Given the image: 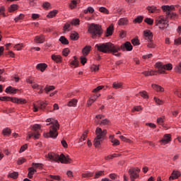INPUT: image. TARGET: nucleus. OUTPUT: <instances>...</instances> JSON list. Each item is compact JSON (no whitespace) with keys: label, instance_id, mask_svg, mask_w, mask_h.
Instances as JSON below:
<instances>
[{"label":"nucleus","instance_id":"6ab92c4d","mask_svg":"<svg viewBox=\"0 0 181 181\" xmlns=\"http://www.w3.org/2000/svg\"><path fill=\"white\" fill-rule=\"evenodd\" d=\"M129 23V20H128V18H122L117 22L119 26H127V25H128Z\"/></svg>","mask_w":181,"mask_h":181},{"label":"nucleus","instance_id":"4468645a","mask_svg":"<svg viewBox=\"0 0 181 181\" xmlns=\"http://www.w3.org/2000/svg\"><path fill=\"white\" fill-rule=\"evenodd\" d=\"M45 40H46V37L42 34L40 35H37L34 38V42L40 44L45 43Z\"/></svg>","mask_w":181,"mask_h":181},{"label":"nucleus","instance_id":"f8f14e48","mask_svg":"<svg viewBox=\"0 0 181 181\" xmlns=\"http://www.w3.org/2000/svg\"><path fill=\"white\" fill-rule=\"evenodd\" d=\"M181 173L179 170H173L169 177V180H176V179H179L180 177Z\"/></svg>","mask_w":181,"mask_h":181},{"label":"nucleus","instance_id":"f03ea898","mask_svg":"<svg viewBox=\"0 0 181 181\" xmlns=\"http://www.w3.org/2000/svg\"><path fill=\"white\" fill-rule=\"evenodd\" d=\"M46 122H49L47 124V126L49 127V132L47 133H45L43 134L44 138H53L56 139L59 136L58 129H60V124H59V121L53 119V118H48L46 119Z\"/></svg>","mask_w":181,"mask_h":181},{"label":"nucleus","instance_id":"6e6552de","mask_svg":"<svg viewBox=\"0 0 181 181\" xmlns=\"http://www.w3.org/2000/svg\"><path fill=\"white\" fill-rule=\"evenodd\" d=\"M64 163L65 165H69L73 163V159L70 158V156H65L64 154L62 153L59 156L58 163Z\"/></svg>","mask_w":181,"mask_h":181},{"label":"nucleus","instance_id":"680f3d73","mask_svg":"<svg viewBox=\"0 0 181 181\" xmlns=\"http://www.w3.org/2000/svg\"><path fill=\"white\" fill-rule=\"evenodd\" d=\"M91 71H98L100 70V66L98 65L93 64L90 66Z\"/></svg>","mask_w":181,"mask_h":181},{"label":"nucleus","instance_id":"052dcab7","mask_svg":"<svg viewBox=\"0 0 181 181\" xmlns=\"http://www.w3.org/2000/svg\"><path fill=\"white\" fill-rule=\"evenodd\" d=\"M110 119H102L100 125H110Z\"/></svg>","mask_w":181,"mask_h":181},{"label":"nucleus","instance_id":"473e14b6","mask_svg":"<svg viewBox=\"0 0 181 181\" xmlns=\"http://www.w3.org/2000/svg\"><path fill=\"white\" fill-rule=\"evenodd\" d=\"M165 116H162L160 117H158L157 119V124L158 125H161V127H163L165 125Z\"/></svg>","mask_w":181,"mask_h":181},{"label":"nucleus","instance_id":"8fccbe9b","mask_svg":"<svg viewBox=\"0 0 181 181\" xmlns=\"http://www.w3.org/2000/svg\"><path fill=\"white\" fill-rule=\"evenodd\" d=\"M101 176H104V171L103 170L96 172L95 174L94 179H98V177H101Z\"/></svg>","mask_w":181,"mask_h":181},{"label":"nucleus","instance_id":"a18cd8bd","mask_svg":"<svg viewBox=\"0 0 181 181\" xmlns=\"http://www.w3.org/2000/svg\"><path fill=\"white\" fill-rule=\"evenodd\" d=\"M88 135V130H86L82 136H81L80 139H79V142H83V141H84L86 139V138H87V136Z\"/></svg>","mask_w":181,"mask_h":181},{"label":"nucleus","instance_id":"ea45409f","mask_svg":"<svg viewBox=\"0 0 181 181\" xmlns=\"http://www.w3.org/2000/svg\"><path fill=\"white\" fill-rule=\"evenodd\" d=\"M77 103L78 100L76 99H72L68 103L67 105L68 107H76V105H77Z\"/></svg>","mask_w":181,"mask_h":181},{"label":"nucleus","instance_id":"dca6fc26","mask_svg":"<svg viewBox=\"0 0 181 181\" xmlns=\"http://www.w3.org/2000/svg\"><path fill=\"white\" fill-rule=\"evenodd\" d=\"M147 10L148 11L149 13H160V9L156 8L155 6H151L147 7Z\"/></svg>","mask_w":181,"mask_h":181},{"label":"nucleus","instance_id":"f257e3e1","mask_svg":"<svg viewBox=\"0 0 181 181\" xmlns=\"http://www.w3.org/2000/svg\"><path fill=\"white\" fill-rule=\"evenodd\" d=\"M95 47H96L98 52H100V53H105L106 54L112 53V54L117 56V57L121 56V53H118V52H119V45H114L112 42L97 44Z\"/></svg>","mask_w":181,"mask_h":181},{"label":"nucleus","instance_id":"58836bf2","mask_svg":"<svg viewBox=\"0 0 181 181\" xmlns=\"http://www.w3.org/2000/svg\"><path fill=\"white\" fill-rule=\"evenodd\" d=\"M59 13V11L57 10H53L50 11L48 15H47V18H54Z\"/></svg>","mask_w":181,"mask_h":181},{"label":"nucleus","instance_id":"4d7b16f0","mask_svg":"<svg viewBox=\"0 0 181 181\" xmlns=\"http://www.w3.org/2000/svg\"><path fill=\"white\" fill-rule=\"evenodd\" d=\"M69 54H70V49L65 48V49H63L62 55H64V57H67V56H69Z\"/></svg>","mask_w":181,"mask_h":181},{"label":"nucleus","instance_id":"2f4dec72","mask_svg":"<svg viewBox=\"0 0 181 181\" xmlns=\"http://www.w3.org/2000/svg\"><path fill=\"white\" fill-rule=\"evenodd\" d=\"M56 87L54 86H49L47 85L44 90L46 93V94H49V93H50V91H53V90H55Z\"/></svg>","mask_w":181,"mask_h":181},{"label":"nucleus","instance_id":"69168bd1","mask_svg":"<svg viewBox=\"0 0 181 181\" xmlns=\"http://www.w3.org/2000/svg\"><path fill=\"white\" fill-rule=\"evenodd\" d=\"M50 6H51L50 3H49V2H45L42 4V8L44 9H46V10L50 9Z\"/></svg>","mask_w":181,"mask_h":181},{"label":"nucleus","instance_id":"1a4fd4ad","mask_svg":"<svg viewBox=\"0 0 181 181\" xmlns=\"http://www.w3.org/2000/svg\"><path fill=\"white\" fill-rule=\"evenodd\" d=\"M119 52L122 50V52H131L132 50L133 47L130 42H126L124 44H122L120 47L119 46Z\"/></svg>","mask_w":181,"mask_h":181},{"label":"nucleus","instance_id":"aec40b11","mask_svg":"<svg viewBox=\"0 0 181 181\" xmlns=\"http://www.w3.org/2000/svg\"><path fill=\"white\" fill-rule=\"evenodd\" d=\"M33 136H34V139H39L40 138V134L39 132L33 133L30 132L28 133L27 139H30Z\"/></svg>","mask_w":181,"mask_h":181},{"label":"nucleus","instance_id":"e2e57ef3","mask_svg":"<svg viewBox=\"0 0 181 181\" xmlns=\"http://www.w3.org/2000/svg\"><path fill=\"white\" fill-rule=\"evenodd\" d=\"M175 72L177 73L178 74H181V66L180 64H178V65H177L175 69Z\"/></svg>","mask_w":181,"mask_h":181},{"label":"nucleus","instance_id":"7ed1b4c3","mask_svg":"<svg viewBox=\"0 0 181 181\" xmlns=\"http://www.w3.org/2000/svg\"><path fill=\"white\" fill-rule=\"evenodd\" d=\"M88 32L92 39H97L103 35V27L100 24L91 23L88 25Z\"/></svg>","mask_w":181,"mask_h":181},{"label":"nucleus","instance_id":"9b49d317","mask_svg":"<svg viewBox=\"0 0 181 181\" xmlns=\"http://www.w3.org/2000/svg\"><path fill=\"white\" fill-rule=\"evenodd\" d=\"M145 40L149 41L153 40V33L151 30H145L143 32Z\"/></svg>","mask_w":181,"mask_h":181},{"label":"nucleus","instance_id":"c756f323","mask_svg":"<svg viewBox=\"0 0 181 181\" xmlns=\"http://www.w3.org/2000/svg\"><path fill=\"white\" fill-rule=\"evenodd\" d=\"M62 56L52 54V59L56 63H62Z\"/></svg>","mask_w":181,"mask_h":181},{"label":"nucleus","instance_id":"20e7f679","mask_svg":"<svg viewBox=\"0 0 181 181\" xmlns=\"http://www.w3.org/2000/svg\"><path fill=\"white\" fill-rule=\"evenodd\" d=\"M95 138L93 141V145L95 148H98L101 144H103V141L105 139V136H107V129H102L100 127H97L95 129Z\"/></svg>","mask_w":181,"mask_h":181},{"label":"nucleus","instance_id":"c85d7f7f","mask_svg":"<svg viewBox=\"0 0 181 181\" xmlns=\"http://www.w3.org/2000/svg\"><path fill=\"white\" fill-rule=\"evenodd\" d=\"M7 177H10L11 179H13L14 180H16V179H18V177H19V173H18V172L10 173H8Z\"/></svg>","mask_w":181,"mask_h":181},{"label":"nucleus","instance_id":"f704fd0d","mask_svg":"<svg viewBox=\"0 0 181 181\" xmlns=\"http://www.w3.org/2000/svg\"><path fill=\"white\" fill-rule=\"evenodd\" d=\"M93 176H94V173H91V172L83 173L81 174L82 179H84L86 177H93Z\"/></svg>","mask_w":181,"mask_h":181},{"label":"nucleus","instance_id":"a19ab883","mask_svg":"<svg viewBox=\"0 0 181 181\" xmlns=\"http://www.w3.org/2000/svg\"><path fill=\"white\" fill-rule=\"evenodd\" d=\"M142 21H144V16H139L133 21V23H142Z\"/></svg>","mask_w":181,"mask_h":181},{"label":"nucleus","instance_id":"79ce46f5","mask_svg":"<svg viewBox=\"0 0 181 181\" xmlns=\"http://www.w3.org/2000/svg\"><path fill=\"white\" fill-rule=\"evenodd\" d=\"M71 66H74V67H78V59H77V57H74V60L70 63Z\"/></svg>","mask_w":181,"mask_h":181},{"label":"nucleus","instance_id":"5701e85b","mask_svg":"<svg viewBox=\"0 0 181 181\" xmlns=\"http://www.w3.org/2000/svg\"><path fill=\"white\" fill-rule=\"evenodd\" d=\"M109 139H110V142L112 144V146H118L119 145V140L114 138V136L110 135Z\"/></svg>","mask_w":181,"mask_h":181},{"label":"nucleus","instance_id":"338daca9","mask_svg":"<svg viewBox=\"0 0 181 181\" xmlns=\"http://www.w3.org/2000/svg\"><path fill=\"white\" fill-rule=\"evenodd\" d=\"M23 43H21V44H16L14 46V49H16L18 51L21 50L23 47Z\"/></svg>","mask_w":181,"mask_h":181},{"label":"nucleus","instance_id":"412c9836","mask_svg":"<svg viewBox=\"0 0 181 181\" xmlns=\"http://www.w3.org/2000/svg\"><path fill=\"white\" fill-rule=\"evenodd\" d=\"M90 52H91V46L90 45H86L82 49L83 56H88Z\"/></svg>","mask_w":181,"mask_h":181},{"label":"nucleus","instance_id":"de8ad7c7","mask_svg":"<svg viewBox=\"0 0 181 181\" xmlns=\"http://www.w3.org/2000/svg\"><path fill=\"white\" fill-rule=\"evenodd\" d=\"M167 15H168L170 18V19H173L174 21H176L179 18V16L176 13H168Z\"/></svg>","mask_w":181,"mask_h":181},{"label":"nucleus","instance_id":"39448f33","mask_svg":"<svg viewBox=\"0 0 181 181\" xmlns=\"http://www.w3.org/2000/svg\"><path fill=\"white\" fill-rule=\"evenodd\" d=\"M155 25L160 30H166L169 28V21L165 16H160L155 18Z\"/></svg>","mask_w":181,"mask_h":181},{"label":"nucleus","instance_id":"864d4df0","mask_svg":"<svg viewBox=\"0 0 181 181\" xmlns=\"http://www.w3.org/2000/svg\"><path fill=\"white\" fill-rule=\"evenodd\" d=\"M156 71V73L158 74H168V72H166V71L163 68H160L157 71Z\"/></svg>","mask_w":181,"mask_h":181},{"label":"nucleus","instance_id":"393cba45","mask_svg":"<svg viewBox=\"0 0 181 181\" xmlns=\"http://www.w3.org/2000/svg\"><path fill=\"white\" fill-rule=\"evenodd\" d=\"M69 37L71 40H78L80 36L78 35V33L74 31L70 34Z\"/></svg>","mask_w":181,"mask_h":181},{"label":"nucleus","instance_id":"bb28decb","mask_svg":"<svg viewBox=\"0 0 181 181\" xmlns=\"http://www.w3.org/2000/svg\"><path fill=\"white\" fill-rule=\"evenodd\" d=\"M145 77H149V76H156V71H145L141 73Z\"/></svg>","mask_w":181,"mask_h":181},{"label":"nucleus","instance_id":"6e6d98bb","mask_svg":"<svg viewBox=\"0 0 181 181\" xmlns=\"http://www.w3.org/2000/svg\"><path fill=\"white\" fill-rule=\"evenodd\" d=\"M120 139L123 141V142H127V144H131L132 142V141H131V139H127V137L124 136H119Z\"/></svg>","mask_w":181,"mask_h":181},{"label":"nucleus","instance_id":"0e129e2a","mask_svg":"<svg viewBox=\"0 0 181 181\" xmlns=\"http://www.w3.org/2000/svg\"><path fill=\"white\" fill-rule=\"evenodd\" d=\"M86 56H81L80 57V60H81V64H83V66H84V64H86V63H87V57H86Z\"/></svg>","mask_w":181,"mask_h":181},{"label":"nucleus","instance_id":"bf43d9fd","mask_svg":"<svg viewBox=\"0 0 181 181\" xmlns=\"http://www.w3.org/2000/svg\"><path fill=\"white\" fill-rule=\"evenodd\" d=\"M154 67L158 69H163V63H162L161 62H156L154 65Z\"/></svg>","mask_w":181,"mask_h":181},{"label":"nucleus","instance_id":"cd10ccee","mask_svg":"<svg viewBox=\"0 0 181 181\" xmlns=\"http://www.w3.org/2000/svg\"><path fill=\"white\" fill-rule=\"evenodd\" d=\"M81 0H72L69 4V8L71 9H74L77 8V4H80Z\"/></svg>","mask_w":181,"mask_h":181},{"label":"nucleus","instance_id":"37998d69","mask_svg":"<svg viewBox=\"0 0 181 181\" xmlns=\"http://www.w3.org/2000/svg\"><path fill=\"white\" fill-rule=\"evenodd\" d=\"M59 42H61L62 45H69V40L64 36H61L59 37Z\"/></svg>","mask_w":181,"mask_h":181},{"label":"nucleus","instance_id":"2eb2a0df","mask_svg":"<svg viewBox=\"0 0 181 181\" xmlns=\"http://www.w3.org/2000/svg\"><path fill=\"white\" fill-rule=\"evenodd\" d=\"M11 103H14L16 104H26L27 103L26 99L18 98H11Z\"/></svg>","mask_w":181,"mask_h":181},{"label":"nucleus","instance_id":"c9c22d12","mask_svg":"<svg viewBox=\"0 0 181 181\" xmlns=\"http://www.w3.org/2000/svg\"><path fill=\"white\" fill-rule=\"evenodd\" d=\"M71 23H66L64 24L63 27V30L64 32H69L71 30Z\"/></svg>","mask_w":181,"mask_h":181},{"label":"nucleus","instance_id":"423d86ee","mask_svg":"<svg viewBox=\"0 0 181 181\" xmlns=\"http://www.w3.org/2000/svg\"><path fill=\"white\" fill-rule=\"evenodd\" d=\"M33 112H37V111H39V110H45V108H46V107H47V101H38V102H35L33 104Z\"/></svg>","mask_w":181,"mask_h":181},{"label":"nucleus","instance_id":"ddd939ff","mask_svg":"<svg viewBox=\"0 0 181 181\" xmlns=\"http://www.w3.org/2000/svg\"><path fill=\"white\" fill-rule=\"evenodd\" d=\"M59 155L54 153H49L47 154V158L49 159V160H52V162H57L59 163Z\"/></svg>","mask_w":181,"mask_h":181},{"label":"nucleus","instance_id":"a211bd4d","mask_svg":"<svg viewBox=\"0 0 181 181\" xmlns=\"http://www.w3.org/2000/svg\"><path fill=\"white\" fill-rule=\"evenodd\" d=\"M151 87L157 93H163V91H165V88H163V87H162L161 86H159L158 84L153 83L151 85Z\"/></svg>","mask_w":181,"mask_h":181},{"label":"nucleus","instance_id":"774afa93","mask_svg":"<svg viewBox=\"0 0 181 181\" xmlns=\"http://www.w3.org/2000/svg\"><path fill=\"white\" fill-rule=\"evenodd\" d=\"M174 44L175 45V46H179L180 45H181V37L175 39L174 40Z\"/></svg>","mask_w":181,"mask_h":181},{"label":"nucleus","instance_id":"49530a36","mask_svg":"<svg viewBox=\"0 0 181 181\" xmlns=\"http://www.w3.org/2000/svg\"><path fill=\"white\" fill-rule=\"evenodd\" d=\"M163 69H164L165 71L168 70V71H170V70L173 69V66L172 64H163Z\"/></svg>","mask_w":181,"mask_h":181},{"label":"nucleus","instance_id":"13d9d810","mask_svg":"<svg viewBox=\"0 0 181 181\" xmlns=\"http://www.w3.org/2000/svg\"><path fill=\"white\" fill-rule=\"evenodd\" d=\"M99 97H101V94H100V93H95V94H93L90 98L91 100H93V101L95 102V101H97V99H98Z\"/></svg>","mask_w":181,"mask_h":181},{"label":"nucleus","instance_id":"0eeeda50","mask_svg":"<svg viewBox=\"0 0 181 181\" xmlns=\"http://www.w3.org/2000/svg\"><path fill=\"white\" fill-rule=\"evenodd\" d=\"M140 172H141V169H139V168H130L128 171V173L130 176V180H135V179H139Z\"/></svg>","mask_w":181,"mask_h":181},{"label":"nucleus","instance_id":"4c0bfd02","mask_svg":"<svg viewBox=\"0 0 181 181\" xmlns=\"http://www.w3.org/2000/svg\"><path fill=\"white\" fill-rule=\"evenodd\" d=\"M148 42L147 43V47L148 49H156V44L153 42V40L148 41Z\"/></svg>","mask_w":181,"mask_h":181},{"label":"nucleus","instance_id":"4be33fe9","mask_svg":"<svg viewBox=\"0 0 181 181\" xmlns=\"http://www.w3.org/2000/svg\"><path fill=\"white\" fill-rule=\"evenodd\" d=\"M36 69L40 71H42V73H43V71H45L46 69H47V65L45 63H40L37 64Z\"/></svg>","mask_w":181,"mask_h":181},{"label":"nucleus","instance_id":"3c124183","mask_svg":"<svg viewBox=\"0 0 181 181\" xmlns=\"http://www.w3.org/2000/svg\"><path fill=\"white\" fill-rule=\"evenodd\" d=\"M94 13V8L91 7V6H89L88 7L87 9L84 10L83 11V13Z\"/></svg>","mask_w":181,"mask_h":181},{"label":"nucleus","instance_id":"09e8293b","mask_svg":"<svg viewBox=\"0 0 181 181\" xmlns=\"http://www.w3.org/2000/svg\"><path fill=\"white\" fill-rule=\"evenodd\" d=\"M32 166L35 168L36 169H43V164L42 163H33Z\"/></svg>","mask_w":181,"mask_h":181},{"label":"nucleus","instance_id":"f3484780","mask_svg":"<svg viewBox=\"0 0 181 181\" xmlns=\"http://www.w3.org/2000/svg\"><path fill=\"white\" fill-rule=\"evenodd\" d=\"M112 33H114V25L111 24L106 30L105 37H108L109 36H112Z\"/></svg>","mask_w":181,"mask_h":181},{"label":"nucleus","instance_id":"a878e982","mask_svg":"<svg viewBox=\"0 0 181 181\" xmlns=\"http://www.w3.org/2000/svg\"><path fill=\"white\" fill-rule=\"evenodd\" d=\"M37 172L36 169L33 167H30L28 168V177L29 179H32L33 177V175H35V173Z\"/></svg>","mask_w":181,"mask_h":181},{"label":"nucleus","instance_id":"7c9ffc66","mask_svg":"<svg viewBox=\"0 0 181 181\" xmlns=\"http://www.w3.org/2000/svg\"><path fill=\"white\" fill-rule=\"evenodd\" d=\"M122 86H124L122 82H115L112 83V88L118 90V88H122Z\"/></svg>","mask_w":181,"mask_h":181},{"label":"nucleus","instance_id":"5fc2aeb1","mask_svg":"<svg viewBox=\"0 0 181 181\" xmlns=\"http://www.w3.org/2000/svg\"><path fill=\"white\" fill-rule=\"evenodd\" d=\"M144 22L146 23H147V25H153V19L151 18H146L144 19Z\"/></svg>","mask_w":181,"mask_h":181},{"label":"nucleus","instance_id":"9d476101","mask_svg":"<svg viewBox=\"0 0 181 181\" xmlns=\"http://www.w3.org/2000/svg\"><path fill=\"white\" fill-rule=\"evenodd\" d=\"M170 141H172V135L170 134H166L159 142L160 143V145H167Z\"/></svg>","mask_w":181,"mask_h":181},{"label":"nucleus","instance_id":"e433bc0d","mask_svg":"<svg viewBox=\"0 0 181 181\" xmlns=\"http://www.w3.org/2000/svg\"><path fill=\"white\" fill-rule=\"evenodd\" d=\"M2 134H3L4 136H9V135H11V134H12V131L11 130V129L7 127V128H5L4 129H3Z\"/></svg>","mask_w":181,"mask_h":181},{"label":"nucleus","instance_id":"72a5a7b5","mask_svg":"<svg viewBox=\"0 0 181 181\" xmlns=\"http://www.w3.org/2000/svg\"><path fill=\"white\" fill-rule=\"evenodd\" d=\"M18 4H12L8 7V12L12 13L13 12H15V11H18Z\"/></svg>","mask_w":181,"mask_h":181},{"label":"nucleus","instance_id":"b1692460","mask_svg":"<svg viewBox=\"0 0 181 181\" xmlns=\"http://www.w3.org/2000/svg\"><path fill=\"white\" fill-rule=\"evenodd\" d=\"M5 91L7 94H16V91H18V89L12 86H8L6 88Z\"/></svg>","mask_w":181,"mask_h":181},{"label":"nucleus","instance_id":"c03bdc74","mask_svg":"<svg viewBox=\"0 0 181 181\" xmlns=\"http://www.w3.org/2000/svg\"><path fill=\"white\" fill-rule=\"evenodd\" d=\"M132 43L133 46H139V45H141V42H139V39H138V37L133 38L132 40Z\"/></svg>","mask_w":181,"mask_h":181},{"label":"nucleus","instance_id":"603ef678","mask_svg":"<svg viewBox=\"0 0 181 181\" xmlns=\"http://www.w3.org/2000/svg\"><path fill=\"white\" fill-rule=\"evenodd\" d=\"M99 11H100L102 13H105V15L110 14V11H108L105 7H100L99 8Z\"/></svg>","mask_w":181,"mask_h":181}]
</instances>
